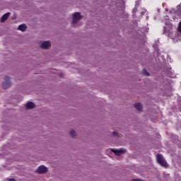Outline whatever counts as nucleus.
Segmentation results:
<instances>
[{"label": "nucleus", "mask_w": 181, "mask_h": 181, "mask_svg": "<svg viewBox=\"0 0 181 181\" xmlns=\"http://www.w3.org/2000/svg\"><path fill=\"white\" fill-rule=\"evenodd\" d=\"M157 162L163 168H166L168 166V162H166V160H165L163 156L160 153L157 154Z\"/></svg>", "instance_id": "1"}, {"label": "nucleus", "mask_w": 181, "mask_h": 181, "mask_svg": "<svg viewBox=\"0 0 181 181\" xmlns=\"http://www.w3.org/2000/svg\"><path fill=\"white\" fill-rule=\"evenodd\" d=\"M113 136H119V133L117 132H113Z\"/></svg>", "instance_id": "16"}, {"label": "nucleus", "mask_w": 181, "mask_h": 181, "mask_svg": "<svg viewBox=\"0 0 181 181\" xmlns=\"http://www.w3.org/2000/svg\"><path fill=\"white\" fill-rule=\"evenodd\" d=\"M142 74L143 76H146V77H149V76H151V74H149L146 69H143Z\"/></svg>", "instance_id": "13"}, {"label": "nucleus", "mask_w": 181, "mask_h": 181, "mask_svg": "<svg viewBox=\"0 0 181 181\" xmlns=\"http://www.w3.org/2000/svg\"><path fill=\"white\" fill-rule=\"evenodd\" d=\"M28 29L26 24H22L18 26V30H21V32H25Z\"/></svg>", "instance_id": "12"}, {"label": "nucleus", "mask_w": 181, "mask_h": 181, "mask_svg": "<svg viewBox=\"0 0 181 181\" xmlns=\"http://www.w3.org/2000/svg\"><path fill=\"white\" fill-rule=\"evenodd\" d=\"M51 46L52 44L50 43V41H45L41 44L40 47L42 49H49Z\"/></svg>", "instance_id": "8"}, {"label": "nucleus", "mask_w": 181, "mask_h": 181, "mask_svg": "<svg viewBox=\"0 0 181 181\" xmlns=\"http://www.w3.org/2000/svg\"><path fill=\"white\" fill-rule=\"evenodd\" d=\"M4 80L5 81L3 82V85L2 87L4 88V90H6V88H8V87H10L11 83V77L6 76L4 77Z\"/></svg>", "instance_id": "3"}, {"label": "nucleus", "mask_w": 181, "mask_h": 181, "mask_svg": "<svg viewBox=\"0 0 181 181\" xmlns=\"http://www.w3.org/2000/svg\"><path fill=\"white\" fill-rule=\"evenodd\" d=\"M175 13L180 19H181V3L177 6V11L173 9L170 11V13Z\"/></svg>", "instance_id": "4"}, {"label": "nucleus", "mask_w": 181, "mask_h": 181, "mask_svg": "<svg viewBox=\"0 0 181 181\" xmlns=\"http://www.w3.org/2000/svg\"><path fill=\"white\" fill-rule=\"evenodd\" d=\"M116 156H121L123 153H125V149L120 148L119 150L112 149L111 150Z\"/></svg>", "instance_id": "6"}, {"label": "nucleus", "mask_w": 181, "mask_h": 181, "mask_svg": "<svg viewBox=\"0 0 181 181\" xmlns=\"http://www.w3.org/2000/svg\"><path fill=\"white\" fill-rule=\"evenodd\" d=\"M8 181H16V180H15V178H8Z\"/></svg>", "instance_id": "17"}, {"label": "nucleus", "mask_w": 181, "mask_h": 181, "mask_svg": "<svg viewBox=\"0 0 181 181\" xmlns=\"http://www.w3.org/2000/svg\"><path fill=\"white\" fill-rule=\"evenodd\" d=\"M25 107L28 110H33V108H35L36 107V105H35V103H33V102H28V103H27Z\"/></svg>", "instance_id": "10"}, {"label": "nucleus", "mask_w": 181, "mask_h": 181, "mask_svg": "<svg viewBox=\"0 0 181 181\" xmlns=\"http://www.w3.org/2000/svg\"><path fill=\"white\" fill-rule=\"evenodd\" d=\"M46 172H47V168L45 165H41L36 170L37 173H46Z\"/></svg>", "instance_id": "7"}, {"label": "nucleus", "mask_w": 181, "mask_h": 181, "mask_svg": "<svg viewBox=\"0 0 181 181\" xmlns=\"http://www.w3.org/2000/svg\"><path fill=\"white\" fill-rule=\"evenodd\" d=\"M11 16V13H6L4 15L2 16L1 18V22H5L6 21H8V18Z\"/></svg>", "instance_id": "11"}, {"label": "nucleus", "mask_w": 181, "mask_h": 181, "mask_svg": "<svg viewBox=\"0 0 181 181\" xmlns=\"http://www.w3.org/2000/svg\"><path fill=\"white\" fill-rule=\"evenodd\" d=\"M80 21H81V15H80V13L76 12L74 13L72 23H77L80 22Z\"/></svg>", "instance_id": "5"}, {"label": "nucleus", "mask_w": 181, "mask_h": 181, "mask_svg": "<svg viewBox=\"0 0 181 181\" xmlns=\"http://www.w3.org/2000/svg\"><path fill=\"white\" fill-rule=\"evenodd\" d=\"M177 30L181 33V22L179 23Z\"/></svg>", "instance_id": "15"}, {"label": "nucleus", "mask_w": 181, "mask_h": 181, "mask_svg": "<svg viewBox=\"0 0 181 181\" xmlns=\"http://www.w3.org/2000/svg\"><path fill=\"white\" fill-rule=\"evenodd\" d=\"M163 33L164 35H167L168 37H170V36H172V33H173V26L168 25V27H164Z\"/></svg>", "instance_id": "2"}, {"label": "nucleus", "mask_w": 181, "mask_h": 181, "mask_svg": "<svg viewBox=\"0 0 181 181\" xmlns=\"http://www.w3.org/2000/svg\"><path fill=\"white\" fill-rule=\"evenodd\" d=\"M70 134H71V136H72L73 138H74V137L76 136V135L77 133H76V131L71 130V131L70 132Z\"/></svg>", "instance_id": "14"}, {"label": "nucleus", "mask_w": 181, "mask_h": 181, "mask_svg": "<svg viewBox=\"0 0 181 181\" xmlns=\"http://www.w3.org/2000/svg\"><path fill=\"white\" fill-rule=\"evenodd\" d=\"M132 181H142V180H141V179H134V180H133Z\"/></svg>", "instance_id": "18"}, {"label": "nucleus", "mask_w": 181, "mask_h": 181, "mask_svg": "<svg viewBox=\"0 0 181 181\" xmlns=\"http://www.w3.org/2000/svg\"><path fill=\"white\" fill-rule=\"evenodd\" d=\"M134 108H136V110H137V111L142 112V108H143L142 103H135Z\"/></svg>", "instance_id": "9"}]
</instances>
